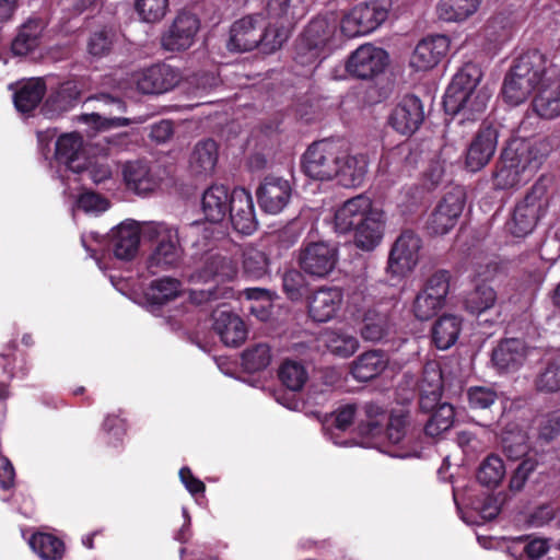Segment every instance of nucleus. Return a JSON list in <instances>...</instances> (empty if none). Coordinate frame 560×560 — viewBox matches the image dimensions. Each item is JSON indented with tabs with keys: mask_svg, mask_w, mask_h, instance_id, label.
I'll list each match as a JSON object with an SVG mask.
<instances>
[{
	"mask_svg": "<svg viewBox=\"0 0 560 560\" xmlns=\"http://www.w3.org/2000/svg\"><path fill=\"white\" fill-rule=\"evenodd\" d=\"M384 223V212L373 207L372 200L364 195L348 199L335 211V231L340 234L353 232L354 245L365 252L381 243Z\"/></svg>",
	"mask_w": 560,
	"mask_h": 560,
	"instance_id": "f257e3e1",
	"label": "nucleus"
},
{
	"mask_svg": "<svg viewBox=\"0 0 560 560\" xmlns=\"http://www.w3.org/2000/svg\"><path fill=\"white\" fill-rule=\"evenodd\" d=\"M482 77L481 68L468 62L454 75L447 88L444 106L458 117L460 124L481 119L488 107L491 92L481 85Z\"/></svg>",
	"mask_w": 560,
	"mask_h": 560,
	"instance_id": "f03ea898",
	"label": "nucleus"
},
{
	"mask_svg": "<svg viewBox=\"0 0 560 560\" xmlns=\"http://www.w3.org/2000/svg\"><path fill=\"white\" fill-rule=\"evenodd\" d=\"M545 140L512 138L504 148L494 174V185L506 189L530 179L548 153Z\"/></svg>",
	"mask_w": 560,
	"mask_h": 560,
	"instance_id": "7ed1b4c3",
	"label": "nucleus"
},
{
	"mask_svg": "<svg viewBox=\"0 0 560 560\" xmlns=\"http://www.w3.org/2000/svg\"><path fill=\"white\" fill-rule=\"evenodd\" d=\"M238 273L237 261L226 256H211L191 276L192 284H209L207 289L191 290L189 299L199 305L218 299H232L235 292L228 283Z\"/></svg>",
	"mask_w": 560,
	"mask_h": 560,
	"instance_id": "20e7f679",
	"label": "nucleus"
},
{
	"mask_svg": "<svg viewBox=\"0 0 560 560\" xmlns=\"http://www.w3.org/2000/svg\"><path fill=\"white\" fill-rule=\"evenodd\" d=\"M364 417L360 420L358 430L368 440L369 446L383 448L386 445H398L407 438L410 421L409 415L402 410L392 412L385 430L382 425L385 415L378 406L366 405Z\"/></svg>",
	"mask_w": 560,
	"mask_h": 560,
	"instance_id": "39448f33",
	"label": "nucleus"
},
{
	"mask_svg": "<svg viewBox=\"0 0 560 560\" xmlns=\"http://www.w3.org/2000/svg\"><path fill=\"white\" fill-rule=\"evenodd\" d=\"M545 57L537 52L526 54L517 59L506 74L502 88L503 100L510 105H518L535 94L536 85L542 74Z\"/></svg>",
	"mask_w": 560,
	"mask_h": 560,
	"instance_id": "423d86ee",
	"label": "nucleus"
},
{
	"mask_svg": "<svg viewBox=\"0 0 560 560\" xmlns=\"http://www.w3.org/2000/svg\"><path fill=\"white\" fill-rule=\"evenodd\" d=\"M553 185L549 178H540L514 210L509 223L511 233L517 237L529 234L538 219L544 215L553 197Z\"/></svg>",
	"mask_w": 560,
	"mask_h": 560,
	"instance_id": "0eeeda50",
	"label": "nucleus"
},
{
	"mask_svg": "<svg viewBox=\"0 0 560 560\" xmlns=\"http://www.w3.org/2000/svg\"><path fill=\"white\" fill-rule=\"evenodd\" d=\"M347 156L340 140L325 139L311 144L302 156L303 173L315 180H330L338 174V163Z\"/></svg>",
	"mask_w": 560,
	"mask_h": 560,
	"instance_id": "6e6552de",
	"label": "nucleus"
},
{
	"mask_svg": "<svg viewBox=\"0 0 560 560\" xmlns=\"http://www.w3.org/2000/svg\"><path fill=\"white\" fill-rule=\"evenodd\" d=\"M179 81L180 73L177 70L168 65L158 63L120 78L117 89L126 95L132 92L162 94L174 89Z\"/></svg>",
	"mask_w": 560,
	"mask_h": 560,
	"instance_id": "1a4fd4ad",
	"label": "nucleus"
},
{
	"mask_svg": "<svg viewBox=\"0 0 560 560\" xmlns=\"http://www.w3.org/2000/svg\"><path fill=\"white\" fill-rule=\"evenodd\" d=\"M337 32L334 15L318 16L310 22L298 44L296 61L303 66H313L323 56L324 46Z\"/></svg>",
	"mask_w": 560,
	"mask_h": 560,
	"instance_id": "9d476101",
	"label": "nucleus"
},
{
	"mask_svg": "<svg viewBox=\"0 0 560 560\" xmlns=\"http://www.w3.org/2000/svg\"><path fill=\"white\" fill-rule=\"evenodd\" d=\"M142 237L156 243L150 256V267L167 268L178 262L180 248L177 231L163 222L144 224Z\"/></svg>",
	"mask_w": 560,
	"mask_h": 560,
	"instance_id": "9b49d317",
	"label": "nucleus"
},
{
	"mask_svg": "<svg viewBox=\"0 0 560 560\" xmlns=\"http://www.w3.org/2000/svg\"><path fill=\"white\" fill-rule=\"evenodd\" d=\"M532 105L534 112L544 119L560 116V70L547 60L536 85Z\"/></svg>",
	"mask_w": 560,
	"mask_h": 560,
	"instance_id": "f8f14e48",
	"label": "nucleus"
},
{
	"mask_svg": "<svg viewBox=\"0 0 560 560\" xmlns=\"http://www.w3.org/2000/svg\"><path fill=\"white\" fill-rule=\"evenodd\" d=\"M267 15L262 20V34L259 43V49L264 54H271L281 48L288 39L291 27L296 19L301 18L302 10H294L293 5H288L287 12L279 14L271 12L269 0L266 5Z\"/></svg>",
	"mask_w": 560,
	"mask_h": 560,
	"instance_id": "ddd939ff",
	"label": "nucleus"
},
{
	"mask_svg": "<svg viewBox=\"0 0 560 560\" xmlns=\"http://www.w3.org/2000/svg\"><path fill=\"white\" fill-rule=\"evenodd\" d=\"M450 288V275L445 270L434 272L412 304V313L419 320L432 318L444 305Z\"/></svg>",
	"mask_w": 560,
	"mask_h": 560,
	"instance_id": "4468645a",
	"label": "nucleus"
},
{
	"mask_svg": "<svg viewBox=\"0 0 560 560\" xmlns=\"http://www.w3.org/2000/svg\"><path fill=\"white\" fill-rule=\"evenodd\" d=\"M339 260L338 248L326 242L306 244L300 252L299 265L301 269L313 278L328 277Z\"/></svg>",
	"mask_w": 560,
	"mask_h": 560,
	"instance_id": "2eb2a0df",
	"label": "nucleus"
},
{
	"mask_svg": "<svg viewBox=\"0 0 560 560\" xmlns=\"http://www.w3.org/2000/svg\"><path fill=\"white\" fill-rule=\"evenodd\" d=\"M464 209V194L462 189L447 192L430 213L425 229L432 235H443L456 224Z\"/></svg>",
	"mask_w": 560,
	"mask_h": 560,
	"instance_id": "dca6fc26",
	"label": "nucleus"
},
{
	"mask_svg": "<svg viewBox=\"0 0 560 560\" xmlns=\"http://www.w3.org/2000/svg\"><path fill=\"white\" fill-rule=\"evenodd\" d=\"M420 237L412 231H405L396 240L388 258V271L398 277L410 273L419 261Z\"/></svg>",
	"mask_w": 560,
	"mask_h": 560,
	"instance_id": "f3484780",
	"label": "nucleus"
},
{
	"mask_svg": "<svg viewBox=\"0 0 560 560\" xmlns=\"http://www.w3.org/2000/svg\"><path fill=\"white\" fill-rule=\"evenodd\" d=\"M200 30V20L188 11L179 12L163 34L161 43L164 49L182 51L190 48Z\"/></svg>",
	"mask_w": 560,
	"mask_h": 560,
	"instance_id": "a211bd4d",
	"label": "nucleus"
},
{
	"mask_svg": "<svg viewBox=\"0 0 560 560\" xmlns=\"http://www.w3.org/2000/svg\"><path fill=\"white\" fill-rule=\"evenodd\" d=\"M264 15H247L235 21L230 30L228 48L231 51H249L259 48Z\"/></svg>",
	"mask_w": 560,
	"mask_h": 560,
	"instance_id": "6ab92c4d",
	"label": "nucleus"
},
{
	"mask_svg": "<svg viewBox=\"0 0 560 560\" xmlns=\"http://www.w3.org/2000/svg\"><path fill=\"white\" fill-rule=\"evenodd\" d=\"M386 65V51L371 44H365L350 56L347 70L357 78L369 79L381 73Z\"/></svg>",
	"mask_w": 560,
	"mask_h": 560,
	"instance_id": "aec40b11",
	"label": "nucleus"
},
{
	"mask_svg": "<svg viewBox=\"0 0 560 560\" xmlns=\"http://www.w3.org/2000/svg\"><path fill=\"white\" fill-rule=\"evenodd\" d=\"M424 119L421 101L415 95L399 100L388 117L389 125L399 133L412 135Z\"/></svg>",
	"mask_w": 560,
	"mask_h": 560,
	"instance_id": "412c9836",
	"label": "nucleus"
},
{
	"mask_svg": "<svg viewBox=\"0 0 560 560\" xmlns=\"http://www.w3.org/2000/svg\"><path fill=\"white\" fill-rule=\"evenodd\" d=\"M122 178L128 189L138 195L154 191L161 184V170L141 161L127 162L122 165Z\"/></svg>",
	"mask_w": 560,
	"mask_h": 560,
	"instance_id": "4be33fe9",
	"label": "nucleus"
},
{
	"mask_svg": "<svg viewBox=\"0 0 560 560\" xmlns=\"http://www.w3.org/2000/svg\"><path fill=\"white\" fill-rule=\"evenodd\" d=\"M450 49L445 35H435L420 40L410 57V66L417 71H428L436 67Z\"/></svg>",
	"mask_w": 560,
	"mask_h": 560,
	"instance_id": "5701e85b",
	"label": "nucleus"
},
{
	"mask_svg": "<svg viewBox=\"0 0 560 560\" xmlns=\"http://www.w3.org/2000/svg\"><path fill=\"white\" fill-rule=\"evenodd\" d=\"M292 186L288 179L267 176L257 190L258 202L265 212L277 214L290 201Z\"/></svg>",
	"mask_w": 560,
	"mask_h": 560,
	"instance_id": "b1692460",
	"label": "nucleus"
},
{
	"mask_svg": "<svg viewBox=\"0 0 560 560\" xmlns=\"http://www.w3.org/2000/svg\"><path fill=\"white\" fill-rule=\"evenodd\" d=\"M498 144V131L489 125L482 126L466 154V167L477 172L485 167L493 156Z\"/></svg>",
	"mask_w": 560,
	"mask_h": 560,
	"instance_id": "393cba45",
	"label": "nucleus"
},
{
	"mask_svg": "<svg viewBox=\"0 0 560 560\" xmlns=\"http://www.w3.org/2000/svg\"><path fill=\"white\" fill-rule=\"evenodd\" d=\"M229 213L233 228L237 232L249 235L256 231L257 220L253 198L244 188H236L232 191V203Z\"/></svg>",
	"mask_w": 560,
	"mask_h": 560,
	"instance_id": "a878e982",
	"label": "nucleus"
},
{
	"mask_svg": "<svg viewBox=\"0 0 560 560\" xmlns=\"http://www.w3.org/2000/svg\"><path fill=\"white\" fill-rule=\"evenodd\" d=\"M530 350L523 340L510 338L502 340L492 351L491 361L499 372H511L520 369Z\"/></svg>",
	"mask_w": 560,
	"mask_h": 560,
	"instance_id": "bb28decb",
	"label": "nucleus"
},
{
	"mask_svg": "<svg viewBox=\"0 0 560 560\" xmlns=\"http://www.w3.org/2000/svg\"><path fill=\"white\" fill-rule=\"evenodd\" d=\"M342 301L343 294L339 288H320L308 300V314L315 322H329L337 315Z\"/></svg>",
	"mask_w": 560,
	"mask_h": 560,
	"instance_id": "cd10ccee",
	"label": "nucleus"
},
{
	"mask_svg": "<svg viewBox=\"0 0 560 560\" xmlns=\"http://www.w3.org/2000/svg\"><path fill=\"white\" fill-rule=\"evenodd\" d=\"M213 329L221 341L229 347L240 346L247 336L243 319L225 308H218L213 312Z\"/></svg>",
	"mask_w": 560,
	"mask_h": 560,
	"instance_id": "c85d7f7f",
	"label": "nucleus"
},
{
	"mask_svg": "<svg viewBox=\"0 0 560 560\" xmlns=\"http://www.w3.org/2000/svg\"><path fill=\"white\" fill-rule=\"evenodd\" d=\"M144 224L136 221H126L112 231V248L114 255L119 259H132L139 247L140 236Z\"/></svg>",
	"mask_w": 560,
	"mask_h": 560,
	"instance_id": "c756f323",
	"label": "nucleus"
},
{
	"mask_svg": "<svg viewBox=\"0 0 560 560\" xmlns=\"http://www.w3.org/2000/svg\"><path fill=\"white\" fill-rule=\"evenodd\" d=\"M442 387L443 377L439 362H427L419 383L420 407L422 410L429 411L438 405L441 398Z\"/></svg>",
	"mask_w": 560,
	"mask_h": 560,
	"instance_id": "7c9ffc66",
	"label": "nucleus"
},
{
	"mask_svg": "<svg viewBox=\"0 0 560 560\" xmlns=\"http://www.w3.org/2000/svg\"><path fill=\"white\" fill-rule=\"evenodd\" d=\"M231 203L232 192L223 185L211 186L202 195V212L213 223L222 222L226 218Z\"/></svg>",
	"mask_w": 560,
	"mask_h": 560,
	"instance_id": "2f4dec72",
	"label": "nucleus"
},
{
	"mask_svg": "<svg viewBox=\"0 0 560 560\" xmlns=\"http://www.w3.org/2000/svg\"><path fill=\"white\" fill-rule=\"evenodd\" d=\"M338 167L335 178L346 187H357L363 183L368 174L369 160L365 154H350L347 149V156L338 163Z\"/></svg>",
	"mask_w": 560,
	"mask_h": 560,
	"instance_id": "473e14b6",
	"label": "nucleus"
},
{
	"mask_svg": "<svg viewBox=\"0 0 560 560\" xmlns=\"http://www.w3.org/2000/svg\"><path fill=\"white\" fill-rule=\"evenodd\" d=\"M320 340L331 354L343 359L352 357L360 346L358 338L345 328L327 329Z\"/></svg>",
	"mask_w": 560,
	"mask_h": 560,
	"instance_id": "72a5a7b5",
	"label": "nucleus"
},
{
	"mask_svg": "<svg viewBox=\"0 0 560 560\" xmlns=\"http://www.w3.org/2000/svg\"><path fill=\"white\" fill-rule=\"evenodd\" d=\"M393 331V324L385 311L376 307L366 311L361 327V336L364 340L377 342L387 338Z\"/></svg>",
	"mask_w": 560,
	"mask_h": 560,
	"instance_id": "f704fd0d",
	"label": "nucleus"
},
{
	"mask_svg": "<svg viewBox=\"0 0 560 560\" xmlns=\"http://www.w3.org/2000/svg\"><path fill=\"white\" fill-rule=\"evenodd\" d=\"M386 354L378 350H372L361 354L351 368L354 378L366 382L381 374L387 366Z\"/></svg>",
	"mask_w": 560,
	"mask_h": 560,
	"instance_id": "c9c22d12",
	"label": "nucleus"
},
{
	"mask_svg": "<svg viewBox=\"0 0 560 560\" xmlns=\"http://www.w3.org/2000/svg\"><path fill=\"white\" fill-rule=\"evenodd\" d=\"M482 0H440L436 7L438 15L446 22H465L476 14Z\"/></svg>",
	"mask_w": 560,
	"mask_h": 560,
	"instance_id": "e433bc0d",
	"label": "nucleus"
},
{
	"mask_svg": "<svg viewBox=\"0 0 560 560\" xmlns=\"http://www.w3.org/2000/svg\"><path fill=\"white\" fill-rule=\"evenodd\" d=\"M43 31L44 23L42 20L32 19L24 23L12 40L11 49L13 54L24 56L34 50L40 43Z\"/></svg>",
	"mask_w": 560,
	"mask_h": 560,
	"instance_id": "4c0bfd02",
	"label": "nucleus"
},
{
	"mask_svg": "<svg viewBox=\"0 0 560 560\" xmlns=\"http://www.w3.org/2000/svg\"><path fill=\"white\" fill-rule=\"evenodd\" d=\"M462 319L458 316L445 314L432 327V340L436 348L446 350L458 339Z\"/></svg>",
	"mask_w": 560,
	"mask_h": 560,
	"instance_id": "58836bf2",
	"label": "nucleus"
},
{
	"mask_svg": "<svg viewBox=\"0 0 560 560\" xmlns=\"http://www.w3.org/2000/svg\"><path fill=\"white\" fill-rule=\"evenodd\" d=\"M218 161V145L213 140L198 142L190 155L189 167L197 175L210 174Z\"/></svg>",
	"mask_w": 560,
	"mask_h": 560,
	"instance_id": "ea45409f",
	"label": "nucleus"
},
{
	"mask_svg": "<svg viewBox=\"0 0 560 560\" xmlns=\"http://www.w3.org/2000/svg\"><path fill=\"white\" fill-rule=\"evenodd\" d=\"M83 145L82 137L77 132L61 136L56 143V158L65 163L70 170L81 172V164H75L79 160Z\"/></svg>",
	"mask_w": 560,
	"mask_h": 560,
	"instance_id": "a19ab883",
	"label": "nucleus"
},
{
	"mask_svg": "<svg viewBox=\"0 0 560 560\" xmlns=\"http://www.w3.org/2000/svg\"><path fill=\"white\" fill-rule=\"evenodd\" d=\"M392 5V0H370L357 4L360 18L369 34L387 20Z\"/></svg>",
	"mask_w": 560,
	"mask_h": 560,
	"instance_id": "79ce46f5",
	"label": "nucleus"
},
{
	"mask_svg": "<svg viewBox=\"0 0 560 560\" xmlns=\"http://www.w3.org/2000/svg\"><path fill=\"white\" fill-rule=\"evenodd\" d=\"M45 84L40 79H30L21 83L14 93V104L18 110L28 113L42 101Z\"/></svg>",
	"mask_w": 560,
	"mask_h": 560,
	"instance_id": "37998d69",
	"label": "nucleus"
},
{
	"mask_svg": "<svg viewBox=\"0 0 560 560\" xmlns=\"http://www.w3.org/2000/svg\"><path fill=\"white\" fill-rule=\"evenodd\" d=\"M32 549L45 560H57L63 555V542L54 535L37 533L30 540Z\"/></svg>",
	"mask_w": 560,
	"mask_h": 560,
	"instance_id": "c03bdc74",
	"label": "nucleus"
},
{
	"mask_svg": "<svg viewBox=\"0 0 560 560\" xmlns=\"http://www.w3.org/2000/svg\"><path fill=\"white\" fill-rule=\"evenodd\" d=\"M433 411L428 420L424 431L428 435L436 438L447 431L454 422V408L450 404L436 405L430 410Z\"/></svg>",
	"mask_w": 560,
	"mask_h": 560,
	"instance_id": "a18cd8bd",
	"label": "nucleus"
},
{
	"mask_svg": "<svg viewBox=\"0 0 560 560\" xmlns=\"http://www.w3.org/2000/svg\"><path fill=\"white\" fill-rule=\"evenodd\" d=\"M513 555L525 556L530 560H538L544 557L549 548V541L538 537H518L509 547Z\"/></svg>",
	"mask_w": 560,
	"mask_h": 560,
	"instance_id": "49530a36",
	"label": "nucleus"
},
{
	"mask_svg": "<svg viewBox=\"0 0 560 560\" xmlns=\"http://www.w3.org/2000/svg\"><path fill=\"white\" fill-rule=\"evenodd\" d=\"M503 459L494 454L489 455L480 464L477 478L480 483L487 487H497L505 477Z\"/></svg>",
	"mask_w": 560,
	"mask_h": 560,
	"instance_id": "de8ad7c7",
	"label": "nucleus"
},
{
	"mask_svg": "<svg viewBox=\"0 0 560 560\" xmlns=\"http://www.w3.org/2000/svg\"><path fill=\"white\" fill-rule=\"evenodd\" d=\"M243 270L250 279H260L269 271L267 255L256 247L248 246L243 252Z\"/></svg>",
	"mask_w": 560,
	"mask_h": 560,
	"instance_id": "09e8293b",
	"label": "nucleus"
},
{
	"mask_svg": "<svg viewBox=\"0 0 560 560\" xmlns=\"http://www.w3.org/2000/svg\"><path fill=\"white\" fill-rule=\"evenodd\" d=\"M495 302L497 292L491 287L482 284L467 295L465 305L471 314L480 315L493 307Z\"/></svg>",
	"mask_w": 560,
	"mask_h": 560,
	"instance_id": "8fccbe9b",
	"label": "nucleus"
},
{
	"mask_svg": "<svg viewBox=\"0 0 560 560\" xmlns=\"http://www.w3.org/2000/svg\"><path fill=\"white\" fill-rule=\"evenodd\" d=\"M250 301L249 312L260 320H267L271 313L272 298L269 291L260 288H250L242 292Z\"/></svg>",
	"mask_w": 560,
	"mask_h": 560,
	"instance_id": "3c124183",
	"label": "nucleus"
},
{
	"mask_svg": "<svg viewBox=\"0 0 560 560\" xmlns=\"http://www.w3.org/2000/svg\"><path fill=\"white\" fill-rule=\"evenodd\" d=\"M118 37V32L113 27L95 31L89 38L88 50L92 56L103 57L110 52Z\"/></svg>",
	"mask_w": 560,
	"mask_h": 560,
	"instance_id": "603ef678",
	"label": "nucleus"
},
{
	"mask_svg": "<svg viewBox=\"0 0 560 560\" xmlns=\"http://www.w3.org/2000/svg\"><path fill=\"white\" fill-rule=\"evenodd\" d=\"M182 292L180 281L173 278H161L151 283L149 296L154 303L163 304L177 298Z\"/></svg>",
	"mask_w": 560,
	"mask_h": 560,
	"instance_id": "864d4df0",
	"label": "nucleus"
},
{
	"mask_svg": "<svg viewBox=\"0 0 560 560\" xmlns=\"http://www.w3.org/2000/svg\"><path fill=\"white\" fill-rule=\"evenodd\" d=\"M271 360L270 348L266 343H258L248 348L242 355V364L248 372H257L267 368Z\"/></svg>",
	"mask_w": 560,
	"mask_h": 560,
	"instance_id": "5fc2aeb1",
	"label": "nucleus"
},
{
	"mask_svg": "<svg viewBox=\"0 0 560 560\" xmlns=\"http://www.w3.org/2000/svg\"><path fill=\"white\" fill-rule=\"evenodd\" d=\"M281 382L291 390H300L307 380L304 366L295 361H285L279 370Z\"/></svg>",
	"mask_w": 560,
	"mask_h": 560,
	"instance_id": "6e6d98bb",
	"label": "nucleus"
},
{
	"mask_svg": "<svg viewBox=\"0 0 560 560\" xmlns=\"http://www.w3.org/2000/svg\"><path fill=\"white\" fill-rule=\"evenodd\" d=\"M135 8L142 21L155 23L165 16L168 0H135Z\"/></svg>",
	"mask_w": 560,
	"mask_h": 560,
	"instance_id": "4d7b16f0",
	"label": "nucleus"
},
{
	"mask_svg": "<svg viewBox=\"0 0 560 560\" xmlns=\"http://www.w3.org/2000/svg\"><path fill=\"white\" fill-rule=\"evenodd\" d=\"M339 30L349 38L369 34L362 19L360 18L357 5L342 13L339 21Z\"/></svg>",
	"mask_w": 560,
	"mask_h": 560,
	"instance_id": "13d9d810",
	"label": "nucleus"
},
{
	"mask_svg": "<svg viewBox=\"0 0 560 560\" xmlns=\"http://www.w3.org/2000/svg\"><path fill=\"white\" fill-rule=\"evenodd\" d=\"M80 94L81 90L78 84L69 81L60 85L58 92L50 97L49 102L59 110H67L79 100Z\"/></svg>",
	"mask_w": 560,
	"mask_h": 560,
	"instance_id": "bf43d9fd",
	"label": "nucleus"
},
{
	"mask_svg": "<svg viewBox=\"0 0 560 560\" xmlns=\"http://www.w3.org/2000/svg\"><path fill=\"white\" fill-rule=\"evenodd\" d=\"M283 291L292 301H298L303 296L305 288L304 276L295 270H288L282 278Z\"/></svg>",
	"mask_w": 560,
	"mask_h": 560,
	"instance_id": "052dcab7",
	"label": "nucleus"
},
{
	"mask_svg": "<svg viewBox=\"0 0 560 560\" xmlns=\"http://www.w3.org/2000/svg\"><path fill=\"white\" fill-rule=\"evenodd\" d=\"M536 386L539 390L557 392L560 389V359L551 362L538 376Z\"/></svg>",
	"mask_w": 560,
	"mask_h": 560,
	"instance_id": "680f3d73",
	"label": "nucleus"
},
{
	"mask_svg": "<svg viewBox=\"0 0 560 560\" xmlns=\"http://www.w3.org/2000/svg\"><path fill=\"white\" fill-rule=\"evenodd\" d=\"M502 445L511 458H518L527 451L526 438L521 431L506 432L502 436Z\"/></svg>",
	"mask_w": 560,
	"mask_h": 560,
	"instance_id": "e2e57ef3",
	"label": "nucleus"
},
{
	"mask_svg": "<svg viewBox=\"0 0 560 560\" xmlns=\"http://www.w3.org/2000/svg\"><path fill=\"white\" fill-rule=\"evenodd\" d=\"M467 396L470 407L476 409L489 408L497 400V393L485 386L470 387Z\"/></svg>",
	"mask_w": 560,
	"mask_h": 560,
	"instance_id": "0e129e2a",
	"label": "nucleus"
},
{
	"mask_svg": "<svg viewBox=\"0 0 560 560\" xmlns=\"http://www.w3.org/2000/svg\"><path fill=\"white\" fill-rule=\"evenodd\" d=\"M77 207L86 213L97 214L106 211L109 208V202L101 195L88 191L79 197Z\"/></svg>",
	"mask_w": 560,
	"mask_h": 560,
	"instance_id": "69168bd1",
	"label": "nucleus"
},
{
	"mask_svg": "<svg viewBox=\"0 0 560 560\" xmlns=\"http://www.w3.org/2000/svg\"><path fill=\"white\" fill-rule=\"evenodd\" d=\"M560 434V412L542 416L539 420V436L546 441Z\"/></svg>",
	"mask_w": 560,
	"mask_h": 560,
	"instance_id": "338daca9",
	"label": "nucleus"
},
{
	"mask_svg": "<svg viewBox=\"0 0 560 560\" xmlns=\"http://www.w3.org/2000/svg\"><path fill=\"white\" fill-rule=\"evenodd\" d=\"M81 120L85 124L95 126L97 129H105L109 126H124L130 122L127 118L107 119L95 113L83 115Z\"/></svg>",
	"mask_w": 560,
	"mask_h": 560,
	"instance_id": "774afa93",
	"label": "nucleus"
}]
</instances>
